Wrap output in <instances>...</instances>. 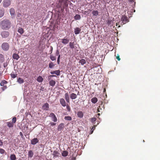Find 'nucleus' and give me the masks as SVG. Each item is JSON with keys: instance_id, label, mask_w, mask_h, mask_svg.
Wrapping results in <instances>:
<instances>
[{"instance_id": "f257e3e1", "label": "nucleus", "mask_w": 160, "mask_h": 160, "mask_svg": "<svg viewBox=\"0 0 160 160\" xmlns=\"http://www.w3.org/2000/svg\"><path fill=\"white\" fill-rule=\"evenodd\" d=\"M0 26L2 29L8 30L11 27V23L8 19L4 20L0 22Z\"/></svg>"}, {"instance_id": "f03ea898", "label": "nucleus", "mask_w": 160, "mask_h": 160, "mask_svg": "<svg viewBox=\"0 0 160 160\" xmlns=\"http://www.w3.org/2000/svg\"><path fill=\"white\" fill-rule=\"evenodd\" d=\"M2 48L4 51H8L9 48V45L7 42H3L1 45Z\"/></svg>"}, {"instance_id": "7ed1b4c3", "label": "nucleus", "mask_w": 160, "mask_h": 160, "mask_svg": "<svg viewBox=\"0 0 160 160\" xmlns=\"http://www.w3.org/2000/svg\"><path fill=\"white\" fill-rule=\"evenodd\" d=\"M11 3V2L10 0H4L3 1V6L5 8H7L9 6Z\"/></svg>"}, {"instance_id": "20e7f679", "label": "nucleus", "mask_w": 160, "mask_h": 160, "mask_svg": "<svg viewBox=\"0 0 160 160\" xmlns=\"http://www.w3.org/2000/svg\"><path fill=\"white\" fill-rule=\"evenodd\" d=\"M9 33L8 31H3L1 32V35L2 38H7L9 35Z\"/></svg>"}, {"instance_id": "39448f33", "label": "nucleus", "mask_w": 160, "mask_h": 160, "mask_svg": "<svg viewBox=\"0 0 160 160\" xmlns=\"http://www.w3.org/2000/svg\"><path fill=\"white\" fill-rule=\"evenodd\" d=\"M49 117L52 118V120L54 122L57 121V119L55 114L53 113H51L49 115Z\"/></svg>"}, {"instance_id": "423d86ee", "label": "nucleus", "mask_w": 160, "mask_h": 160, "mask_svg": "<svg viewBox=\"0 0 160 160\" xmlns=\"http://www.w3.org/2000/svg\"><path fill=\"white\" fill-rule=\"evenodd\" d=\"M121 21H122L123 24H124L128 22V19L127 17L124 15H123L121 18Z\"/></svg>"}, {"instance_id": "0eeeda50", "label": "nucleus", "mask_w": 160, "mask_h": 160, "mask_svg": "<svg viewBox=\"0 0 160 160\" xmlns=\"http://www.w3.org/2000/svg\"><path fill=\"white\" fill-rule=\"evenodd\" d=\"M31 142L32 145H34L38 142L39 140L37 138H34L31 140Z\"/></svg>"}, {"instance_id": "6e6552de", "label": "nucleus", "mask_w": 160, "mask_h": 160, "mask_svg": "<svg viewBox=\"0 0 160 160\" xmlns=\"http://www.w3.org/2000/svg\"><path fill=\"white\" fill-rule=\"evenodd\" d=\"M64 128V123H61L58 126L57 129L58 131H61Z\"/></svg>"}, {"instance_id": "1a4fd4ad", "label": "nucleus", "mask_w": 160, "mask_h": 160, "mask_svg": "<svg viewBox=\"0 0 160 160\" xmlns=\"http://www.w3.org/2000/svg\"><path fill=\"white\" fill-rule=\"evenodd\" d=\"M60 71L59 70L50 72V73L51 74H55L57 76L59 75H60Z\"/></svg>"}, {"instance_id": "9d476101", "label": "nucleus", "mask_w": 160, "mask_h": 160, "mask_svg": "<svg viewBox=\"0 0 160 160\" xmlns=\"http://www.w3.org/2000/svg\"><path fill=\"white\" fill-rule=\"evenodd\" d=\"M60 104L63 107H64L66 106V102L64 99L61 98L60 100Z\"/></svg>"}, {"instance_id": "9b49d317", "label": "nucleus", "mask_w": 160, "mask_h": 160, "mask_svg": "<svg viewBox=\"0 0 160 160\" xmlns=\"http://www.w3.org/2000/svg\"><path fill=\"white\" fill-rule=\"evenodd\" d=\"M49 108V104L47 103H46L44 104L42 107L43 109L44 110H48Z\"/></svg>"}, {"instance_id": "f8f14e48", "label": "nucleus", "mask_w": 160, "mask_h": 160, "mask_svg": "<svg viewBox=\"0 0 160 160\" xmlns=\"http://www.w3.org/2000/svg\"><path fill=\"white\" fill-rule=\"evenodd\" d=\"M81 29L79 28H76L74 29V32L75 34H78L80 32Z\"/></svg>"}, {"instance_id": "ddd939ff", "label": "nucleus", "mask_w": 160, "mask_h": 160, "mask_svg": "<svg viewBox=\"0 0 160 160\" xmlns=\"http://www.w3.org/2000/svg\"><path fill=\"white\" fill-rule=\"evenodd\" d=\"M12 57L14 59L17 60H18L19 58V56L18 54L15 53H13L12 54Z\"/></svg>"}, {"instance_id": "4468645a", "label": "nucleus", "mask_w": 160, "mask_h": 160, "mask_svg": "<svg viewBox=\"0 0 160 160\" xmlns=\"http://www.w3.org/2000/svg\"><path fill=\"white\" fill-rule=\"evenodd\" d=\"M77 116L78 117L82 118L83 117V113L81 111H79L77 112Z\"/></svg>"}, {"instance_id": "2eb2a0df", "label": "nucleus", "mask_w": 160, "mask_h": 160, "mask_svg": "<svg viewBox=\"0 0 160 160\" xmlns=\"http://www.w3.org/2000/svg\"><path fill=\"white\" fill-rule=\"evenodd\" d=\"M4 13V10L2 8L0 9V18L2 17Z\"/></svg>"}, {"instance_id": "dca6fc26", "label": "nucleus", "mask_w": 160, "mask_h": 160, "mask_svg": "<svg viewBox=\"0 0 160 160\" xmlns=\"http://www.w3.org/2000/svg\"><path fill=\"white\" fill-rule=\"evenodd\" d=\"M62 43L64 44H67L69 42V40L68 39L63 38L62 39Z\"/></svg>"}, {"instance_id": "f3484780", "label": "nucleus", "mask_w": 160, "mask_h": 160, "mask_svg": "<svg viewBox=\"0 0 160 160\" xmlns=\"http://www.w3.org/2000/svg\"><path fill=\"white\" fill-rule=\"evenodd\" d=\"M74 19L76 20H80L81 18V16L80 15L77 14L74 17Z\"/></svg>"}, {"instance_id": "a211bd4d", "label": "nucleus", "mask_w": 160, "mask_h": 160, "mask_svg": "<svg viewBox=\"0 0 160 160\" xmlns=\"http://www.w3.org/2000/svg\"><path fill=\"white\" fill-rule=\"evenodd\" d=\"M70 98L72 99H74L77 98V96L76 94H75L74 93H72L70 95Z\"/></svg>"}, {"instance_id": "6ab92c4d", "label": "nucleus", "mask_w": 160, "mask_h": 160, "mask_svg": "<svg viewBox=\"0 0 160 160\" xmlns=\"http://www.w3.org/2000/svg\"><path fill=\"white\" fill-rule=\"evenodd\" d=\"M49 83L50 86L53 87L56 84V82L55 81L51 80L49 81Z\"/></svg>"}, {"instance_id": "aec40b11", "label": "nucleus", "mask_w": 160, "mask_h": 160, "mask_svg": "<svg viewBox=\"0 0 160 160\" xmlns=\"http://www.w3.org/2000/svg\"><path fill=\"white\" fill-rule=\"evenodd\" d=\"M65 98L67 102H69V97L68 94V92L66 93L65 94Z\"/></svg>"}, {"instance_id": "412c9836", "label": "nucleus", "mask_w": 160, "mask_h": 160, "mask_svg": "<svg viewBox=\"0 0 160 160\" xmlns=\"http://www.w3.org/2000/svg\"><path fill=\"white\" fill-rule=\"evenodd\" d=\"M28 157L31 158H32L33 155V152L32 150H30L29 151L28 153Z\"/></svg>"}, {"instance_id": "4be33fe9", "label": "nucleus", "mask_w": 160, "mask_h": 160, "mask_svg": "<svg viewBox=\"0 0 160 160\" xmlns=\"http://www.w3.org/2000/svg\"><path fill=\"white\" fill-rule=\"evenodd\" d=\"M4 61V56L2 54H0V62L2 63Z\"/></svg>"}, {"instance_id": "5701e85b", "label": "nucleus", "mask_w": 160, "mask_h": 160, "mask_svg": "<svg viewBox=\"0 0 160 160\" xmlns=\"http://www.w3.org/2000/svg\"><path fill=\"white\" fill-rule=\"evenodd\" d=\"M10 14L12 16H14L15 13V11L13 8H11L10 10Z\"/></svg>"}, {"instance_id": "b1692460", "label": "nucleus", "mask_w": 160, "mask_h": 160, "mask_svg": "<svg viewBox=\"0 0 160 160\" xmlns=\"http://www.w3.org/2000/svg\"><path fill=\"white\" fill-rule=\"evenodd\" d=\"M68 152L67 151H64L62 153V155L63 157H66L68 156Z\"/></svg>"}, {"instance_id": "393cba45", "label": "nucleus", "mask_w": 160, "mask_h": 160, "mask_svg": "<svg viewBox=\"0 0 160 160\" xmlns=\"http://www.w3.org/2000/svg\"><path fill=\"white\" fill-rule=\"evenodd\" d=\"M79 63H81L82 65H84L86 63V60L84 59H82L79 61Z\"/></svg>"}, {"instance_id": "a878e982", "label": "nucleus", "mask_w": 160, "mask_h": 160, "mask_svg": "<svg viewBox=\"0 0 160 160\" xmlns=\"http://www.w3.org/2000/svg\"><path fill=\"white\" fill-rule=\"evenodd\" d=\"M91 102L93 103H96L98 101V99L94 97L91 99Z\"/></svg>"}, {"instance_id": "bb28decb", "label": "nucleus", "mask_w": 160, "mask_h": 160, "mask_svg": "<svg viewBox=\"0 0 160 160\" xmlns=\"http://www.w3.org/2000/svg\"><path fill=\"white\" fill-rule=\"evenodd\" d=\"M17 82L20 84L23 83L24 80L21 78H19L17 80Z\"/></svg>"}, {"instance_id": "cd10ccee", "label": "nucleus", "mask_w": 160, "mask_h": 160, "mask_svg": "<svg viewBox=\"0 0 160 160\" xmlns=\"http://www.w3.org/2000/svg\"><path fill=\"white\" fill-rule=\"evenodd\" d=\"M7 83L8 82L6 81L5 80H3L1 81L0 85L1 86H4L5 84H7Z\"/></svg>"}, {"instance_id": "c85d7f7f", "label": "nucleus", "mask_w": 160, "mask_h": 160, "mask_svg": "<svg viewBox=\"0 0 160 160\" xmlns=\"http://www.w3.org/2000/svg\"><path fill=\"white\" fill-rule=\"evenodd\" d=\"M10 159L11 160H16V157L15 154H12L10 155Z\"/></svg>"}, {"instance_id": "c756f323", "label": "nucleus", "mask_w": 160, "mask_h": 160, "mask_svg": "<svg viewBox=\"0 0 160 160\" xmlns=\"http://www.w3.org/2000/svg\"><path fill=\"white\" fill-rule=\"evenodd\" d=\"M113 22V21L110 19H108L107 22V23L108 25H110Z\"/></svg>"}, {"instance_id": "7c9ffc66", "label": "nucleus", "mask_w": 160, "mask_h": 160, "mask_svg": "<svg viewBox=\"0 0 160 160\" xmlns=\"http://www.w3.org/2000/svg\"><path fill=\"white\" fill-rule=\"evenodd\" d=\"M55 65V64H53V62H51L49 64V67L50 68H52Z\"/></svg>"}, {"instance_id": "2f4dec72", "label": "nucleus", "mask_w": 160, "mask_h": 160, "mask_svg": "<svg viewBox=\"0 0 160 160\" xmlns=\"http://www.w3.org/2000/svg\"><path fill=\"white\" fill-rule=\"evenodd\" d=\"M96 118L94 117L91 118V121L92 123L94 124L96 123Z\"/></svg>"}, {"instance_id": "473e14b6", "label": "nucleus", "mask_w": 160, "mask_h": 160, "mask_svg": "<svg viewBox=\"0 0 160 160\" xmlns=\"http://www.w3.org/2000/svg\"><path fill=\"white\" fill-rule=\"evenodd\" d=\"M37 80L38 82H42L43 80V78L42 77L39 76Z\"/></svg>"}, {"instance_id": "72a5a7b5", "label": "nucleus", "mask_w": 160, "mask_h": 160, "mask_svg": "<svg viewBox=\"0 0 160 160\" xmlns=\"http://www.w3.org/2000/svg\"><path fill=\"white\" fill-rule=\"evenodd\" d=\"M92 13L93 16H98V12L97 10L93 11L92 12Z\"/></svg>"}, {"instance_id": "f704fd0d", "label": "nucleus", "mask_w": 160, "mask_h": 160, "mask_svg": "<svg viewBox=\"0 0 160 160\" xmlns=\"http://www.w3.org/2000/svg\"><path fill=\"white\" fill-rule=\"evenodd\" d=\"M64 118L65 120L67 121H71L72 119V117L69 116H65Z\"/></svg>"}, {"instance_id": "c9c22d12", "label": "nucleus", "mask_w": 160, "mask_h": 160, "mask_svg": "<svg viewBox=\"0 0 160 160\" xmlns=\"http://www.w3.org/2000/svg\"><path fill=\"white\" fill-rule=\"evenodd\" d=\"M7 126L9 128H12L13 127V124L12 122H7Z\"/></svg>"}, {"instance_id": "e433bc0d", "label": "nucleus", "mask_w": 160, "mask_h": 160, "mask_svg": "<svg viewBox=\"0 0 160 160\" xmlns=\"http://www.w3.org/2000/svg\"><path fill=\"white\" fill-rule=\"evenodd\" d=\"M74 42H70L69 43V46L71 48L73 49L74 48Z\"/></svg>"}, {"instance_id": "4c0bfd02", "label": "nucleus", "mask_w": 160, "mask_h": 160, "mask_svg": "<svg viewBox=\"0 0 160 160\" xmlns=\"http://www.w3.org/2000/svg\"><path fill=\"white\" fill-rule=\"evenodd\" d=\"M18 32L20 34H22L24 32L23 29L22 28H20L18 29Z\"/></svg>"}, {"instance_id": "58836bf2", "label": "nucleus", "mask_w": 160, "mask_h": 160, "mask_svg": "<svg viewBox=\"0 0 160 160\" xmlns=\"http://www.w3.org/2000/svg\"><path fill=\"white\" fill-rule=\"evenodd\" d=\"M50 58L52 61H55L56 60V58L55 56H53L52 55H50Z\"/></svg>"}, {"instance_id": "ea45409f", "label": "nucleus", "mask_w": 160, "mask_h": 160, "mask_svg": "<svg viewBox=\"0 0 160 160\" xmlns=\"http://www.w3.org/2000/svg\"><path fill=\"white\" fill-rule=\"evenodd\" d=\"M58 152L57 151H54L52 155L54 157H56L58 156Z\"/></svg>"}, {"instance_id": "a19ab883", "label": "nucleus", "mask_w": 160, "mask_h": 160, "mask_svg": "<svg viewBox=\"0 0 160 160\" xmlns=\"http://www.w3.org/2000/svg\"><path fill=\"white\" fill-rule=\"evenodd\" d=\"M6 153L5 150L2 148H0V153L1 154H3Z\"/></svg>"}, {"instance_id": "79ce46f5", "label": "nucleus", "mask_w": 160, "mask_h": 160, "mask_svg": "<svg viewBox=\"0 0 160 160\" xmlns=\"http://www.w3.org/2000/svg\"><path fill=\"white\" fill-rule=\"evenodd\" d=\"M135 0H128L129 2H134L133 3V6H132V7L133 8H134L136 4V2H134Z\"/></svg>"}, {"instance_id": "37998d69", "label": "nucleus", "mask_w": 160, "mask_h": 160, "mask_svg": "<svg viewBox=\"0 0 160 160\" xmlns=\"http://www.w3.org/2000/svg\"><path fill=\"white\" fill-rule=\"evenodd\" d=\"M17 75V74H15L13 73H11V77L13 78H15L16 77Z\"/></svg>"}, {"instance_id": "c03bdc74", "label": "nucleus", "mask_w": 160, "mask_h": 160, "mask_svg": "<svg viewBox=\"0 0 160 160\" xmlns=\"http://www.w3.org/2000/svg\"><path fill=\"white\" fill-rule=\"evenodd\" d=\"M60 55H59V56L57 58V62L58 64H59L60 63Z\"/></svg>"}, {"instance_id": "a18cd8bd", "label": "nucleus", "mask_w": 160, "mask_h": 160, "mask_svg": "<svg viewBox=\"0 0 160 160\" xmlns=\"http://www.w3.org/2000/svg\"><path fill=\"white\" fill-rule=\"evenodd\" d=\"M16 118L15 117H13L12 119V123L13 124L16 122Z\"/></svg>"}, {"instance_id": "49530a36", "label": "nucleus", "mask_w": 160, "mask_h": 160, "mask_svg": "<svg viewBox=\"0 0 160 160\" xmlns=\"http://www.w3.org/2000/svg\"><path fill=\"white\" fill-rule=\"evenodd\" d=\"M3 86V87L1 88V89L3 91H4L7 88V87L6 86Z\"/></svg>"}, {"instance_id": "de8ad7c7", "label": "nucleus", "mask_w": 160, "mask_h": 160, "mask_svg": "<svg viewBox=\"0 0 160 160\" xmlns=\"http://www.w3.org/2000/svg\"><path fill=\"white\" fill-rule=\"evenodd\" d=\"M115 56L116 57V58L118 60V61H120V58L119 57V55L118 54H117V56H116V55H115Z\"/></svg>"}, {"instance_id": "09e8293b", "label": "nucleus", "mask_w": 160, "mask_h": 160, "mask_svg": "<svg viewBox=\"0 0 160 160\" xmlns=\"http://www.w3.org/2000/svg\"><path fill=\"white\" fill-rule=\"evenodd\" d=\"M56 55L57 56H59V55H60L59 54V52L58 50H57L56 51Z\"/></svg>"}, {"instance_id": "8fccbe9b", "label": "nucleus", "mask_w": 160, "mask_h": 160, "mask_svg": "<svg viewBox=\"0 0 160 160\" xmlns=\"http://www.w3.org/2000/svg\"><path fill=\"white\" fill-rule=\"evenodd\" d=\"M8 65V63L7 62H4V63H3V67L4 68H6Z\"/></svg>"}, {"instance_id": "3c124183", "label": "nucleus", "mask_w": 160, "mask_h": 160, "mask_svg": "<svg viewBox=\"0 0 160 160\" xmlns=\"http://www.w3.org/2000/svg\"><path fill=\"white\" fill-rule=\"evenodd\" d=\"M67 108L68 111V112L70 111V108L69 106L68 105L67 106Z\"/></svg>"}, {"instance_id": "603ef678", "label": "nucleus", "mask_w": 160, "mask_h": 160, "mask_svg": "<svg viewBox=\"0 0 160 160\" xmlns=\"http://www.w3.org/2000/svg\"><path fill=\"white\" fill-rule=\"evenodd\" d=\"M50 124L51 126H54L56 124V123H54L53 122H51L50 123Z\"/></svg>"}, {"instance_id": "864d4df0", "label": "nucleus", "mask_w": 160, "mask_h": 160, "mask_svg": "<svg viewBox=\"0 0 160 160\" xmlns=\"http://www.w3.org/2000/svg\"><path fill=\"white\" fill-rule=\"evenodd\" d=\"M40 91H44L45 89L44 87H41L40 88Z\"/></svg>"}, {"instance_id": "5fc2aeb1", "label": "nucleus", "mask_w": 160, "mask_h": 160, "mask_svg": "<svg viewBox=\"0 0 160 160\" xmlns=\"http://www.w3.org/2000/svg\"><path fill=\"white\" fill-rule=\"evenodd\" d=\"M93 131H94V130H93V128H92L91 129V131L90 132V134H92L93 133Z\"/></svg>"}, {"instance_id": "6e6d98bb", "label": "nucleus", "mask_w": 160, "mask_h": 160, "mask_svg": "<svg viewBox=\"0 0 160 160\" xmlns=\"http://www.w3.org/2000/svg\"><path fill=\"white\" fill-rule=\"evenodd\" d=\"M56 76L55 75H50L49 76V78H52V77H56Z\"/></svg>"}, {"instance_id": "4d7b16f0", "label": "nucleus", "mask_w": 160, "mask_h": 160, "mask_svg": "<svg viewBox=\"0 0 160 160\" xmlns=\"http://www.w3.org/2000/svg\"><path fill=\"white\" fill-rule=\"evenodd\" d=\"M3 142L1 140H0V146H2L3 145Z\"/></svg>"}, {"instance_id": "13d9d810", "label": "nucleus", "mask_w": 160, "mask_h": 160, "mask_svg": "<svg viewBox=\"0 0 160 160\" xmlns=\"http://www.w3.org/2000/svg\"><path fill=\"white\" fill-rule=\"evenodd\" d=\"M120 23V24H121V25L123 24V23L122 22H122H119L118 24V23H116V26H117L118 24H119Z\"/></svg>"}, {"instance_id": "bf43d9fd", "label": "nucleus", "mask_w": 160, "mask_h": 160, "mask_svg": "<svg viewBox=\"0 0 160 160\" xmlns=\"http://www.w3.org/2000/svg\"><path fill=\"white\" fill-rule=\"evenodd\" d=\"M20 135L22 137L23 136V134L22 132H20Z\"/></svg>"}, {"instance_id": "052dcab7", "label": "nucleus", "mask_w": 160, "mask_h": 160, "mask_svg": "<svg viewBox=\"0 0 160 160\" xmlns=\"http://www.w3.org/2000/svg\"><path fill=\"white\" fill-rule=\"evenodd\" d=\"M96 127V125H95L94 126H93L92 128H93V130L95 128V127Z\"/></svg>"}, {"instance_id": "680f3d73", "label": "nucleus", "mask_w": 160, "mask_h": 160, "mask_svg": "<svg viewBox=\"0 0 160 160\" xmlns=\"http://www.w3.org/2000/svg\"><path fill=\"white\" fill-rule=\"evenodd\" d=\"M97 112H100V110H99V109H98V110H97Z\"/></svg>"}, {"instance_id": "e2e57ef3", "label": "nucleus", "mask_w": 160, "mask_h": 160, "mask_svg": "<svg viewBox=\"0 0 160 160\" xmlns=\"http://www.w3.org/2000/svg\"><path fill=\"white\" fill-rule=\"evenodd\" d=\"M132 11H133V12H135V10H132Z\"/></svg>"}, {"instance_id": "0e129e2a", "label": "nucleus", "mask_w": 160, "mask_h": 160, "mask_svg": "<svg viewBox=\"0 0 160 160\" xmlns=\"http://www.w3.org/2000/svg\"><path fill=\"white\" fill-rule=\"evenodd\" d=\"M98 116H99L100 115V113H98Z\"/></svg>"}, {"instance_id": "69168bd1", "label": "nucleus", "mask_w": 160, "mask_h": 160, "mask_svg": "<svg viewBox=\"0 0 160 160\" xmlns=\"http://www.w3.org/2000/svg\"><path fill=\"white\" fill-rule=\"evenodd\" d=\"M51 49H52L51 50L52 51V46H51Z\"/></svg>"}, {"instance_id": "338daca9", "label": "nucleus", "mask_w": 160, "mask_h": 160, "mask_svg": "<svg viewBox=\"0 0 160 160\" xmlns=\"http://www.w3.org/2000/svg\"><path fill=\"white\" fill-rule=\"evenodd\" d=\"M2 0H0V3H1V2L2 1Z\"/></svg>"}, {"instance_id": "774afa93", "label": "nucleus", "mask_w": 160, "mask_h": 160, "mask_svg": "<svg viewBox=\"0 0 160 160\" xmlns=\"http://www.w3.org/2000/svg\"><path fill=\"white\" fill-rule=\"evenodd\" d=\"M120 25H119L118 26V28H119V27H120Z\"/></svg>"}]
</instances>
